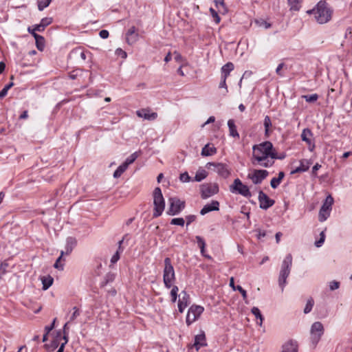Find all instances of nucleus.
<instances>
[{
  "mask_svg": "<svg viewBox=\"0 0 352 352\" xmlns=\"http://www.w3.org/2000/svg\"><path fill=\"white\" fill-rule=\"evenodd\" d=\"M253 159L261 166L268 168L274 163L275 159H283V157H278L273 144L268 141L253 146Z\"/></svg>",
  "mask_w": 352,
  "mask_h": 352,
  "instance_id": "f257e3e1",
  "label": "nucleus"
},
{
  "mask_svg": "<svg viewBox=\"0 0 352 352\" xmlns=\"http://www.w3.org/2000/svg\"><path fill=\"white\" fill-rule=\"evenodd\" d=\"M308 14H313L316 21L320 24L329 21L332 16V10L328 7L325 1H320L314 8L307 11Z\"/></svg>",
  "mask_w": 352,
  "mask_h": 352,
  "instance_id": "f03ea898",
  "label": "nucleus"
},
{
  "mask_svg": "<svg viewBox=\"0 0 352 352\" xmlns=\"http://www.w3.org/2000/svg\"><path fill=\"white\" fill-rule=\"evenodd\" d=\"M292 265V254H287L283 260L281 269L278 277V284L283 291L284 287L287 283V278L289 276L291 271Z\"/></svg>",
  "mask_w": 352,
  "mask_h": 352,
  "instance_id": "7ed1b4c3",
  "label": "nucleus"
},
{
  "mask_svg": "<svg viewBox=\"0 0 352 352\" xmlns=\"http://www.w3.org/2000/svg\"><path fill=\"white\" fill-rule=\"evenodd\" d=\"M163 281L165 287L171 288L175 281V274L170 258L164 259V268L163 271Z\"/></svg>",
  "mask_w": 352,
  "mask_h": 352,
  "instance_id": "20e7f679",
  "label": "nucleus"
},
{
  "mask_svg": "<svg viewBox=\"0 0 352 352\" xmlns=\"http://www.w3.org/2000/svg\"><path fill=\"white\" fill-rule=\"evenodd\" d=\"M153 197L154 205L153 216L154 217H158L162 214L165 208V201L162 190L159 187H157L154 189L153 192Z\"/></svg>",
  "mask_w": 352,
  "mask_h": 352,
  "instance_id": "39448f33",
  "label": "nucleus"
},
{
  "mask_svg": "<svg viewBox=\"0 0 352 352\" xmlns=\"http://www.w3.org/2000/svg\"><path fill=\"white\" fill-rule=\"evenodd\" d=\"M169 208L167 214L169 215L178 214L184 208L185 201L180 200L177 197H170L168 199Z\"/></svg>",
  "mask_w": 352,
  "mask_h": 352,
  "instance_id": "423d86ee",
  "label": "nucleus"
},
{
  "mask_svg": "<svg viewBox=\"0 0 352 352\" xmlns=\"http://www.w3.org/2000/svg\"><path fill=\"white\" fill-rule=\"evenodd\" d=\"M333 204V198L329 195L327 197L319 211L318 219L320 222L324 221L329 217Z\"/></svg>",
  "mask_w": 352,
  "mask_h": 352,
  "instance_id": "0eeeda50",
  "label": "nucleus"
},
{
  "mask_svg": "<svg viewBox=\"0 0 352 352\" xmlns=\"http://www.w3.org/2000/svg\"><path fill=\"white\" fill-rule=\"evenodd\" d=\"M232 193H238L245 197H250L251 192L248 186L243 184L239 179H235L233 184L230 186Z\"/></svg>",
  "mask_w": 352,
  "mask_h": 352,
  "instance_id": "6e6552de",
  "label": "nucleus"
},
{
  "mask_svg": "<svg viewBox=\"0 0 352 352\" xmlns=\"http://www.w3.org/2000/svg\"><path fill=\"white\" fill-rule=\"evenodd\" d=\"M201 196L203 199H207L219 192V186L216 183H207L201 185Z\"/></svg>",
  "mask_w": 352,
  "mask_h": 352,
  "instance_id": "1a4fd4ad",
  "label": "nucleus"
},
{
  "mask_svg": "<svg viewBox=\"0 0 352 352\" xmlns=\"http://www.w3.org/2000/svg\"><path fill=\"white\" fill-rule=\"evenodd\" d=\"M311 339L312 342L317 344L324 333V327L320 322L313 323L310 330Z\"/></svg>",
  "mask_w": 352,
  "mask_h": 352,
  "instance_id": "9d476101",
  "label": "nucleus"
},
{
  "mask_svg": "<svg viewBox=\"0 0 352 352\" xmlns=\"http://www.w3.org/2000/svg\"><path fill=\"white\" fill-rule=\"evenodd\" d=\"M204 307L199 305H192L190 307L187 316L186 323L190 325L194 322L203 313Z\"/></svg>",
  "mask_w": 352,
  "mask_h": 352,
  "instance_id": "9b49d317",
  "label": "nucleus"
},
{
  "mask_svg": "<svg viewBox=\"0 0 352 352\" xmlns=\"http://www.w3.org/2000/svg\"><path fill=\"white\" fill-rule=\"evenodd\" d=\"M217 173L220 176L226 178L230 175V171L228 168L226 164L222 163H214V162H208L206 164V168L208 169H212Z\"/></svg>",
  "mask_w": 352,
  "mask_h": 352,
  "instance_id": "f8f14e48",
  "label": "nucleus"
},
{
  "mask_svg": "<svg viewBox=\"0 0 352 352\" xmlns=\"http://www.w3.org/2000/svg\"><path fill=\"white\" fill-rule=\"evenodd\" d=\"M268 175V171L266 170H254L252 173H249L248 178L251 179L254 184H258L262 182Z\"/></svg>",
  "mask_w": 352,
  "mask_h": 352,
  "instance_id": "ddd939ff",
  "label": "nucleus"
},
{
  "mask_svg": "<svg viewBox=\"0 0 352 352\" xmlns=\"http://www.w3.org/2000/svg\"><path fill=\"white\" fill-rule=\"evenodd\" d=\"M258 198L260 202V208L262 209L267 210L274 204V201L270 199L268 196L261 190L258 192Z\"/></svg>",
  "mask_w": 352,
  "mask_h": 352,
  "instance_id": "4468645a",
  "label": "nucleus"
},
{
  "mask_svg": "<svg viewBox=\"0 0 352 352\" xmlns=\"http://www.w3.org/2000/svg\"><path fill=\"white\" fill-rule=\"evenodd\" d=\"M190 303V296L189 295L185 292L182 291L180 294L179 295V300H178V310L180 313H182L186 307L189 305Z\"/></svg>",
  "mask_w": 352,
  "mask_h": 352,
  "instance_id": "2eb2a0df",
  "label": "nucleus"
},
{
  "mask_svg": "<svg viewBox=\"0 0 352 352\" xmlns=\"http://www.w3.org/2000/svg\"><path fill=\"white\" fill-rule=\"evenodd\" d=\"M206 345V335L204 331H201L199 334L195 336V342L192 346L195 347L197 351H198L201 347Z\"/></svg>",
  "mask_w": 352,
  "mask_h": 352,
  "instance_id": "dca6fc26",
  "label": "nucleus"
},
{
  "mask_svg": "<svg viewBox=\"0 0 352 352\" xmlns=\"http://www.w3.org/2000/svg\"><path fill=\"white\" fill-rule=\"evenodd\" d=\"M136 114L139 118H142L148 120H154L157 117V113L151 112L150 110L146 109H142L137 111Z\"/></svg>",
  "mask_w": 352,
  "mask_h": 352,
  "instance_id": "f3484780",
  "label": "nucleus"
},
{
  "mask_svg": "<svg viewBox=\"0 0 352 352\" xmlns=\"http://www.w3.org/2000/svg\"><path fill=\"white\" fill-rule=\"evenodd\" d=\"M219 210V203L217 201L213 200L210 204L205 205L203 208L200 211V214L201 215H205L206 214L211 212V211H217Z\"/></svg>",
  "mask_w": 352,
  "mask_h": 352,
  "instance_id": "a211bd4d",
  "label": "nucleus"
},
{
  "mask_svg": "<svg viewBox=\"0 0 352 352\" xmlns=\"http://www.w3.org/2000/svg\"><path fill=\"white\" fill-rule=\"evenodd\" d=\"M126 40L129 45H133L138 40V34L136 32V29L134 26H132L128 30L126 34Z\"/></svg>",
  "mask_w": 352,
  "mask_h": 352,
  "instance_id": "6ab92c4d",
  "label": "nucleus"
},
{
  "mask_svg": "<svg viewBox=\"0 0 352 352\" xmlns=\"http://www.w3.org/2000/svg\"><path fill=\"white\" fill-rule=\"evenodd\" d=\"M52 23V19L50 17H45L41 19L39 24H36L34 26V30L37 32H43L45 27L50 25Z\"/></svg>",
  "mask_w": 352,
  "mask_h": 352,
  "instance_id": "aec40b11",
  "label": "nucleus"
},
{
  "mask_svg": "<svg viewBox=\"0 0 352 352\" xmlns=\"http://www.w3.org/2000/svg\"><path fill=\"white\" fill-rule=\"evenodd\" d=\"M76 244V240L73 237H69L66 241L65 254H69Z\"/></svg>",
  "mask_w": 352,
  "mask_h": 352,
  "instance_id": "412c9836",
  "label": "nucleus"
},
{
  "mask_svg": "<svg viewBox=\"0 0 352 352\" xmlns=\"http://www.w3.org/2000/svg\"><path fill=\"white\" fill-rule=\"evenodd\" d=\"M282 352H298V347L296 342L289 341L283 346Z\"/></svg>",
  "mask_w": 352,
  "mask_h": 352,
  "instance_id": "4be33fe9",
  "label": "nucleus"
},
{
  "mask_svg": "<svg viewBox=\"0 0 352 352\" xmlns=\"http://www.w3.org/2000/svg\"><path fill=\"white\" fill-rule=\"evenodd\" d=\"M228 128H229V131H230V135L234 137V138H239V133L237 132V130H236V126L234 124V121L232 119L229 120L228 121Z\"/></svg>",
  "mask_w": 352,
  "mask_h": 352,
  "instance_id": "5701e85b",
  "label": "nucleus"
},
{
  "mask_svg": "<svg viewBox=\"0 0 352 352\" xmlns=\"http://www.w3.org/2000/svg\"><path fill=\"white\" fill-rule=\"evenodd\" d=\"M217 153V149L214 146H210V144H206L201 150V155L211 156Z\"/></svg>",
  "mask_w": 352,
  "mask_h": 352,
  "instance_id": "b1692460",
  "label": "nucleus"
},
{
  "mask_svg": "<svg viewBox=\"0 0 352 352\" xmlns=\"http://www.w3.org/2000/svg\"><path fill=\"white\" fill-rule=\"evenodd\" d=\"M234 69V65L232 63H228L221 67L222 78H227L230 73Z\"/></svg>",
  "mask_w": 352,
  "mask_h": 352,
  "instance_id": "393cba45",
  "label": "nucleus"
},
{
  "mask_svg": "<svg viewBox=\"0 0 352 352\" xmlns=\"http://www.w3.org/2000/svg\"><path fill=\"white\" fill-rule=\"evenodd\" d=\"M312 136V133L311 130L309 129H305L302 130L301 133V139L302 141L305 142L308 145L311 144V137Z\"/></svg>",
  "mask_w": 352,
  "mask_h": 352,
  "instance_id": "a878e982",
  "label": "nucleus"
},
{
  "mask_svg": "<svg viewBox=\"0 0 352 352\" xmlns=\"http://www.w3.org/2000/svg\"><path fill=\"white\" fill-rule=\"evenodd\" d=\"M43 284V289L47 290L54 282V278L51 276H45L41 278Z\"/></svg>",
  "mask_w": 352,
  "mask_h": 352,
  "instance_id": "bb28decb",
  "label": "nucleus"
},
{
  "mask_svg": "<svg viewBox=\"0 0 352 352\" xmlns=\"http://www.w3.org/2000/svg\"><path fill=\"white\" fill-rule=\"evenodd\" d=\"M285 176V173L282 171L279 172L278 177H274L270 182L271 187L274 189L276 188L280 184Z\"/></svg>",
  "mask_w": 352,
  "mask_h": 352,
  "instance_id": "cd10ccee",
  "label": "nucleus"
},
{
  "mask_svg": "<svg viewBox=\"0 0 352 352\" xmlns=\"http://www.w3.org/2000/svg\"><path fill=\"white\" fill-rule=\"evenodd\" d=\"M123 242V239L120 240L118 242V248L116 252L112 256L111 258V263L112 264L116 263L120 259V254L123 251L121 245Z\"/></svg>",
  "mask_w": 352,
  "mask_h": 352,
  "instance_id": "c85d7f7f",
  "label": "nucleus"
},
{
  "mask_svg": "<svg viewBox=\"0 0 352 352\" xmlns=\"http://www.w3.org/2000/svg\"><path fill=\"white\" fill-rule=\"evenodd\" d=\"M208 175V173L204 170V169H202V168H200L199 169L197 173H196V175L194 177V179H192V181H196V182H201L202 181L203 179H204Z\"/></svg>",
  "mask_w": 352,
  "mask_h": 352,
  "instance_id": "c756f323",
  "label": "nucleus"
},
{
  "mask_svg": "<svg viewBox=\"0 0 352 352\" xmlns=\"http://www.w3.org/2000/svg\"><path fill=\"white\" fill-rule=\"evenodd\" d=\"M302 0H287L291 10L298 11Z\"/></svg>",
  "mask_w": 352,
  "mask_h": 352,
  "instance_id": "7c9ffc66",
  "label": "nucleus"
},
{
  "mask_svg": "<svg viewBox=\"0 0 352 352\" xmlns=\"http://www.w3.org/2000/svg\"><path fill=\"white\" fill-rule=\"evenodd\" d=\"M196 240H197L198 245L200 248L201 253L202 254V255L208 258H210V256L204 254L205 246H206V243H205L204 240L199 236H196Z\"/></svg>",
  "mask_w": 352,
  "mask_h": 352,
  "instance_id": "2f4dec72",
  "label": "nucleus"
},
{
  "mask_svg": "<svg viewBox=\"0 0 352 352\" xmlns=\"http://www.w3.org/2000/svg\"><path fill=\"white\" fill-rule=\"evenodd\" d=\"M252 314L254 315V316L259 320V322H257V324L259 326L262 325L263 321V317L258 307H254L251 310Z\"/></svg>",
  "mask_w": 352,
  "mask_h": 352,
  "instance_id": "473e14b6",
  "label": "nucleus"
},
{
  "mask_svg": "<svg viewBox=\"0 0 352 352\" xmlns=\"http://www.w3.org/2000/svg\"><path fill=\"white\" fill-rule=\"evenodd\" d=\"M263 125L265 127V134L268 136L270 131V127L272 126V122L270 116H266L264 118Z\"/></svg>",
  "mask_w": 352,
  "mask_h": 352,
  "instance_id": "72a5a7b5",
  "label": "nucleus"
},
{
  "mask_svg": "<svg viewBox=\"0 0 352 352\" xmlns=\"http://www.w3.org/2000/svg\"><path fill=\"white\" fill-rule=\"evenodd\" d=\"M128 166L123 163L122 164L120 165L118 168L115 170L113 173V177L115 178H118L121 176V175L127 169Z\"/></svg>",
  "mask_w": 352,
  "mask_h": 352,
  "instance_id": "f704fd0d",
  "label": "nucleus"
},
{
  "mask_svg": "<svg viewBox=\"0 0 352 352\" xmlns=\"http://www.w3.org/2000/svg\"><path fill=\"white\" fill-rule=\"evenodd\" d=\"M311 164V162L307 160H302L300 161V167L303 172H305L309 170L310 165Z\"/></svg>",
  "mask_w": 352,
  "mask_h": 352,
  "instance_id": "c9c22d12",
  "label": "nucleus"
},
{
  "mask_svg": "<svg viewBox=\"0 0 352 352\" xmlns=\"http://www.w3.org/2000/svg\"><path fill=\"white\" fill-rule=\"evenodd\" d=\"M171 291H170V296H171V300L173 302H175L177 298V293L179 291V289L177 286L173 285L171 287Z\"/></svg>",
  "mask_w": 352,
  "mask_h": 352,
  "instance_id": "e433bc0d",
  "label": "nucleus"
},
{
  "mask_svg": "<svg viewBox=\"0 0 352 352\" xmlns=\"http://www.w3.org/2000/svg\"><path fill=\"white\" fill-rule=\"evenodd\" d=\"M314 305V301L313 298H309L307 300L306 306L304 309V313L305 314L309 313L311 311Z\"/></svg>",
  "mask_w": 352,
  "mask_h": 352,
  "instance_id": "4c0bfd02",
  "label": "nucleus"
},
{
  "mask_svg": "<svg viewBox=\"0 0 352 352\" xmlns=\"http://www.w3.org/2000/svg\"><path fill=\"white\" fill-rule=\"evenodd\" d=\"M215 5L217 8L219 9V11L221 12H226V8L225 6V3L223 0H215Z\"/></svg>",
  "mask_w": 352,
  "mask_h": 352,
  "instance_id": "58836bf2",
  "label": "nucleus"
},
{
  "mask_svg": "<svg viewBox=\"0 0 352 352\" xmlns=\"http://www.w3.org/2000/svg\"><path fill=\"white\" fill-rule=\"evenodd\" d=\"M138 157V154L137 152L133 153L131 154L124 162L127 166H129V164H132Z\"/></svg>",
  "mask_w": 352,
  "mask_h": 352,
  "instance_id": "ea45409f",
  "label": "nucleus"
},
{
  "mask_svg": "<svg viewBox=\"0 0 352 352\" xmlns=\"http://www.w3.org/2000/svg\"><path fill=\"white\" fill-rule=\"evenodd\" d=\"M303 98L308 102H314L316 101L318 98V96L316 94H314L311 95H305L302 96Z\"/></svg>",
  "mask_w": 352,
  "mask_h": 352,
  "instance_id": "a19ab883",
  "label": "nucleus"
},
{
  "mask_svg": "<svg viewBox=\"0 0 352 352\" xmlns=\"http://www.w3.org/2000/svg\"><path fill=\"white\" fill-rule=\"evenodd\" d=\"M52 0H41L38 3V8L39 10H43L44 8H47Z\"/></svg>",
  "mask_w": 352,
  "mask_h": 352,
  "instance_id": "79ce46f5",
  "label": "nucleus"
},
{
  "mask_svg": "<svg viewBox=\"0 0 352 352\" xmlns=\"http://www.w3.org/2000/svg\"><path fill=\"white\" fill-rule=\"evenodd\" d=\"M8 265V263L6 261L2 262L0 265V278L6 273Z\"/></svg>",
  "mask_w": 352,
  "mask_h": 352,
  "instance_id": "37998d69",
  "label": "nucleus"
},
{
  "mask_svg": "<svg viewBox=\"0 0 352 352\" xmlns=\"http://www.w3.org/2000/svg\"><path fill=\"white\" fill-rule=\"evenodd\" d=\"M255 22L259 27L264 28L265 29H268L272 26L270 23L264 20H256Z\"/></svg>",
  "mask_w": 352,
  "mask_h": 352,
  "instance_id": "c03bdc74",
  "label": "nucleus"
},
{
  "mask_svg": "<svg viewBox=\"0 0 352 352\" xmlns=\"http://www.w3.org/2000/svg\"><path fill=\"white\" fill-rule=\"evenodd\" d=\"M184 223H185V221L182 217L174 218L170 221V224H172V225H177V226H184Z\"/></svg>",
  "mask_w": 352,
  "mask_h": 352,
  "instance_id": "a18cd8bd",
  "label": "nucleus"
},
{
  "mask_svg": "<svg viewBox=\"0 0 352 352\" xmlns=\"http://www.w3.org/2000/svg\"><path fill=\"white\" fill-rule=\"evenodd\" d=\"M13 82H10L4 87V88L0 91V98L4 97L7 94L8 91L13 86Z\"/></svg>",
  "mask_w": 352,
  "mask_h": 352,
  "instance_id": "49530a36",
  "label": "nucleus"
},
{
  "mask_svg": "<svg viewBox=\"0 0 352 352\" xmlns=\"http://www.w3.org/2000/svg\"><path fill=\"white\" fill-rule=\"evenodd\" d=\"M65 254L64 251H61L60 256L57 258L56 263L54 265V267L56 269L63 270V265H59V262L61 261L63 256Z\"/></svg>",
  "mask_w": 352,
  "mask_h": 352,
  "instance_id": "de8ad7c7",
  "label": "nucleus"
},
{
  "mask_svg": "<svg viewBox=\"0 0 352 352\" xmlns=\"http://www.w3.org/2000/svg\"><path fill=\"white\" fill-rule=\"evenodd\" d=\"M73 313L70 317L69 322L74 321L77 317L80 316V311L76 307H73Z\"/></svg>",
  "mask_w": 352,
  "mask_h": 352,
  "instance_id": "09e8293b",
  "label": "nucleus"
},
{
  "mask_svg": "<svg viewBox=\"0 0 352 352\" xmlns=\"http://www.w3.org/2000/svg\"><path fill=\"white\" fill-rule=\"evenodd\" d=\"M179 179L182 182H189L191 181V178L187 172L182 173L179 176Z\"/></svg>",
  "mask_w": 352,
  "mask_h": 352,
  "instance_id": "8fccbe9b",
  "label": "nucleus"
},
{
  "mask_svg": "<svg viewBox=\"0 0 352 352\" xmlns=\"http://www.w3.org/2000/svg\"><path fill=\"white\" fill-rule=\"evenodd\" d=\"M236 290H238L240 294H241L242 296H243V300H245V302L246 304H248V300L247 299V293H246V291L245 289H243L241 286L238 285L236 287Z\"/></svg>",
  "mask_w": 352,
  "mask_h": 352,
  "instance_id": "3c124183",
  "label": "nucleus"
},
{
  "mask_svg": "<svg viewBox=\"0 0 352 352\" xmlns=\"http://www.w3.org/2000/svg\"><path fill=\"white\" fill-rule=\"evenodd\" d=\"M320 238L318 241H316L315 245L316 247H320L324 241L325 235L324 231H322L320 234Z\"/></svg>",
  "mask_w": 352,
  "mask_h": 352,
  "instance_id": "603ef678",
  "label": "nucleus"
},
{
  "mask_svg": "<svg viewBox=\"0 0 352 352\" xmlns=\"http://www.w3.org/2000/svg\"><path fill=\"white\" fill-rule=\"evenodd\" d=\"M210 12L212 16L214 17L216 23H219L220 22L221 19L218 15L217 12L212 8H210Z\"/></svg>",
  "mask_w": 352,
  "mask_h": 352,
  "instance_id": "864d4df0",
  "label": "nucleus"
},
{
  "mask_svg": "<svg viewBox=\"0 0 352 352\" xmlns=\"http://www.w3.org/2000/svg\"><path fill=\"white\" fill-rule=\"evenodd\" d=\"M226 79L227 78L221 77V82L219 83V88H224L225 89V92H224L223 95H226L228 93V88H227V85H226Z\"/></svg>",
  "mask_w": 352,
  "mask_h": 352,
  "instance_id": "5fc2aeb1",
  "label": "nucleus"
},
{
  "mask_svg": "<svg viewBox=\"0 0 352 352\" xmlns=\"http://www.w3.org/2000/svg\"><path fill=\"white\" fill-rule=\"evenodd\" d=\"M339 287H340V283L338 281L333 280L329 283V288L332 291L338 289Z\"/></svg>",
  "mask_w": 352,
  "mask_h": 352,
  "instance_id": "6e6d98bb",
  "label": "nucleus"
},
{
  "mask_svg": "<svg viewBox=\"0 0 352 352\" xmlns=\"http://www.w3.org/2000/svg\"><path fill=\"white\" fill-rule=\"evenodd\" d=\"M63 338L64 340V342H63L60 344V346H59V349H58V351L56 352H63L65 346L68 342V338L66 336H63Z\"/></svg>",
  "mask_w": 352,
  "mask_h": 352,
  "instance_id": "4d7b16f0",
  "label": "nucleus"
},
{
  "mask_svg": "<svg viewBox=\"0 0 352 352\" xmlns=\"http://www.w3.org/2000/svg\"><path fill=\"white\" fill-rule=\"evenodd\" d=\"M36 30H34V28H32V32L31 33V34L34 36V38H35V41H38V40H41V41H44V38L41 36V35H38L35 32Z\"/></svg>",
  "mask_w": 352,
  "mask_h": 352,
  "instance_id": "13d9d810",
  "label": "nucleus"
},
{
  "mask_svg": "<svg viewBox=\"0 0 352 352\" xmlns=\"http://www.w3.org/2000/svg\"><path fill=\"white\" fill-rule=\"evenodd\" d=\"M56 320V318H54L51 325L46 326L45 327V331H46L47 333H49L54 328V324H55Z\"/></svg>",
  "mask_w": 352,
  "mask_h": 352,
  "instance_id": "bf43d9fd",
  "label": "nucleus"
},
{
  "mask_svg": "<svg viewBox=\"0 0 352 352\" xmlns=\"http://www.w3.org/2000/svg\"><path fill=\"white\" fill-rule=\"evenodd\" d=\"M196 219L195 215H188L186 217L187 225H189L192 222H193Z\"/></svg>",
  "mask_w": 352,
  "mask_h": 352,
  "instance_id": "052dcab7",
  "label": "nucleus"
},
{
  "mask_svg": "<svg viewBox=\"0 0 352 352\" xmlns=\"http://www.w3.org/2000/svg\"><path fill=\"white\" fill-rule=\"evenodd\" d=\"M36 47L38 50H43L45 46L44 41H41V40L38 39V41H36Z\"/></svg>",
  "mask_w": 352,
  "mask_h": 352,
  "instance_id": "680f3d73",
  "label": "nucleus"
},
{
  "mask_svg": "<svg viewBox=\"0 0 352 352\" xmlns=\"http://www.w3.org/2000/svg\"><path fill=\"white\" fill-rule=\"evenodd\" d=\"M99 35L102 38H107L109 36V32L105 30H102L100 32Z\"/></svg>",
  "mask_w": 352,
  "mask_h": 352,
  "instance_id": "e2e57ef3",
  "label": "nucleus"
},
{
  "mask_svg": "<svg viewBox=\"0 0 352 352\" xmlns=\"http://www.w3.org/2000/svg\"><path fill=\"white\" fill-rule=\"evenodd\" d=\"M174 55H175L174 58L177 62H181L183 60V58H182V55L179 53H178L177 52H175Z\"/></svg>",
  "mask_w": 352,
  "mask_h": 352,
  "instance_id": "0e129e2a",
  "label": "nucleus"
},
{
  "mask_svg": "<svg viewBox=\"0 0 352 352\" xmlns=\"http://www.w3.org/2000/svg\"><path fill=\"white\" fill-rule=\"evenodd\" d=\"M283 66L284 63H280L276 69V73L280 76H283V74L281 73V69L283 67Z\"/></svg>",
  "mask_w": 352,
  "mask_h": 352,
  "instance_id": "69168bd1",
  "label": "nucleus"
},
{
  "mask_svg": "<svg viewBox=\"0 0 352 352\" xmlns=\"http://www.w3.org/2000/svg\"><path fill=\"white\" fill-rule=\"evenodd\" d=\"M321 167V165L319 164H316L314 166H313V168H312V174L316 175V171Z\"/></svg>",
  "mask_w": 352,
  "mask_h": 352,
  "instance_id": "338daca9",
  "label": "nucleus"
},
{
  "mask_svg": "<svg viewBox=\"0 0 352 352\" xmlns=\"http://www.w3.org/2000/svg\"><path fill=\"white\" fill-rule=\"evenodd\" d=\"M214 120H215V118L214 116H210V117H209V118L207 120V121L201 126L204 127V126H205L206 124H208L209 123L214 122Z\"/></svg>",
  "mask_w": 352,
  "mask_h": 352,
  "instance_id": "774afa93",
  "label": "nucleus"
}]
</instances>
